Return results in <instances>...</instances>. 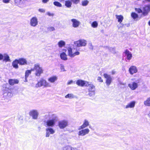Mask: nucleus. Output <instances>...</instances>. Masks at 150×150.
<instances>
[{
    "mask_svg": "<svg viewBox=\"0 0 150 150\" xmlns=\"http://www.w3.org/2000/svg\"><path fill=\"white\" fill-rule=\"evenodd\" d=\"M58 121V118L55 114H53L52 115L51 118L45 122V126L48 127H53L55 125V123Z\"/></svg>",
    "mask_w": 150,
    "mask_h": 150,
    "instance_id": "obj_1",
    "label": "nucleus"
},
{
    "mask_svg": "<svg viewBox=\"0 0 150 150\" xmlns=\"http://www.w3.org/2000/svg\"><path fill=\"white\" fill-rule=\"evenodd\" d=\"M43 86L44 87H50L52 85L50 83L47 82L46 80L43 78H41L35 85V87L38 88Z\"/></svg>",
    "mask_w": 150,
    "mask_h": 150,
    "instance_id": "obj_2",
    "label": "nucleus"
},
{
    "mask_svg": "<svg viewBox=\"0 0 150 150\" xmlns=\"http://www.w3.org/2000/svg\"><path fill=\"white\" fill-rule=\"evenodd\" d=\"M32 71H35V75L37 76H40L41 74L43 73V70L39 64H36L34 65V68L32 69Z\"/></svg>",
    "mask_w": 150,
    "mask_h": 150,
    "instance_id": "obj_3",
    "label": "nucleus"
},
{
    "mask_svg": "<svg viewBox=\"0 0 150 150\" xmlns=\"http://www.w3.org/2000/svg\"><path fill=\"white\" fill-rule=\"evenodd\" d=\"M88 87V95L90 96H93L95 94V86L90 82H88L87 86Z\"/></svg>",
    "mask_w": 150,
    "mask_h": 150,
    "instance_id": "obj_4",
    "label": "nucleus"
},
{
    "mask_svg": "<svg viewBox=\"0 0 150 150\" xmlns=\"http://www.w3.org/2000/svg\"><path fill=\"white\" fill-rule=\"evenodd\" d=\"M67 50H68V55L71 57H74L80 54V52H79L77 51L74 52L73 51L72 48L70 47H68L67 48Z\"/></svg>",
    "mask_w": 150,
    "mask_h": 150,
    "instance_id": "obj_5",
    "label": "nucleus"
},
{
    "mask_svg": "<svg viewBox=\"0 0 150 150\" xmlns=\"http://www.w3.org/2000/svg\"><path fill=\"white\" fill-rule=\"evenodd\" d=\"M74 45L78 47L85 46L87 44V41L85 40H80L74 42Z\"/></svg>",
    "mask_w": 150,
    "mask_h": 150,
    "instance_id": "obj_6",
    "label": "nucleus"
},
{
    "mask_svg": "<svg viewBox=\"0 0 150 150\" xmlns=\"http://www.w3.org/2000/svg\"><path fill=\"white\" fill-rule=\"evenodd\" d=\"M103 76L106 79L105 83L107 85L109 86L112 81V78L111 76L106 73H105L103 74Z\"/></svg>",
    "mask_w": 150,
    "mask_h": 150,
    "instance_id": "obj_7",
    "label": "nucleus"
},
{
    "mask_svg": "<svg viewBox=\"0 0 150 150\" xmlns=\"http://www.w3.org/2000/svg\"><path fill=\"white\" fill-rule=\"evenodd\" d=\"M29 115L32 117L33 119L36 120L38 118L39 113L37 110H33L30 111Z\"/></svg>",
    "mask_w": 150,
    "mask_h": 150,
    "instance_id": "obj_8",
    "label": "nucleus"
},
{
    "mask_svg": "<svg viewBox=\"0 0 150 150\" xmlns=\"http://www.w3.org/2000/svg\"><path fill=\"white\" fill-rule=\"evenodd\" d=\"M38 20L36 17H33L30 19V23L31 26L35 27L38 25Z\"/></svg>",
    "mask_w": 150,
    "mask_h": 150,
    "instance_id": "obj_9",
    "label": "nucleus"
},
{
    "mask_svg": "<svg viewBox=\"0 0 150 150\" xmlns=\"http://www.w3.org/2000/svg\"><path fill=\"white\" fill-rule=\"evenodd\" d=\"M72 26L74 28H77L81 24L79 21L76 19L73 18L71 20Z\"/></svg>",
    "mask_w": 150,
    "mask_h": 150,
    "instance_id": "obj_10",
    "label": "nucleus"
},
{
    "mask_svg": "<svg viewBox=\"0 0 150 150\" xmlns=\"http://www.w3.org/2000/svg\"><path fill=\"white\" fill-rule=\"evenodd\" d=\"M55 132V130L51 127H48L46 129L45 137H49L50 134H53Z\"/></svg>",
    "mask_w": 150,
    "mask_h": 150,
    "instance_id": "obj_11",
    "label": "nucleus"
},
{
    "mask_svg": "<svg viewBox=\"0 0 150 150\" xmlns=\"http://www.w3.org/2000/svg\"><path fill=\"white\" fill-rule=\"evenodd\" d=\"M68 125V121L66 120H63L59 121L58 123L59 127L61 129H63L67 126Z\"/></svg>",
    "mask_w": 150,
    "mask_h": 150,
    "instance_id": "obj_12",
    "label": "nucleus"
},
{
    "mask_svg": "<svg viewBox=\"0 0 150 150\" xmlns=\"http://www.w3.org/2000/svg\"><path fill=\"white\" fill-rule=\"evenodd\" d=\"M79 131L78 133V135L80 136H84L89 133L90 130L88 128L82 129Z\"/></svg>",
    "mask_w": 150,
    "mask_h": 150,
    "instance_id": "obj_13",
    "label": "nucleus"
},
{
    "mask_svg": "<svg viewBox=\"0 0 150 150\" xmlns=\"http://www.w3.org/2000/svg\"><path fill=\"white\" fill-rule=\"evenodd\" d=\"M129 71L131 75H133L138 72V69L136 66H132L129 68Z\"/></svg>",
    "mask_w": 150,
    "mask_h": 150,
    "instance_id": "obj_14",
    "label": "nucleus"
},
{
    "mask_svg": "<svg viewBox=\"0 0 150 150\" xmlns=\"http://www.w3.org/2000/svg\"><path fill=\"white\" fill-rule=\"evenodd\" d=\"M136 103V102L134 101L130 102L125 106V108H133L135 106Z\"/></svg>",
    "mask_w": 150,
    "mask_h": 150,
    "instance_id": "obj_15",
    "label": "nucleus"
},
{
    "mask_svg": "<svg viewBox=\"0 0 150 150\" xmlns=\"http://www.w3.org/2000/svg\"><path fill=\"white\" fill-rule=\"evenodd\" d=\"M150 11V5L145 6L143 8V14L144 16L147 15Z\"/></svg>",
    "mask_w": 150,
    "mask_h": 150,
    "instance_id": "obj_16",
    "label": "nucleus"
},
{
    "mask_svg": "<svg viewBox=\"0 0 150 150\" xmlns=\"http://www.w3.org/2000/svg\"><path fill=\"white\" fill-rule=\"evenodd\" d=\"M88 82L85 81L81 80H79L77 81L76 82V84L79 86H87Z\"/></svg>",
    "mask_w": 150,
    "mask_h": 150,
    "instance_id": "obj_17",
    "label": "nucleus"
},
{
    "mask_svg": "<svg viewBox=\"0 0 150 150\" xmlns=\"http://www.w3.org/2000/svg\"><path fill=\"white\" fill-rule=\"evenodd\" d=\"M128 86L132 90H135L138 87V83L135 82H133L128 84Z\"/></svg>",
    "mask_w": 150,
    "mask_h": 150,
    "instance_id": "obj_18",
    "label": "nucleus"
},
{
    "mask_svg": "<svg viewBox=\"0 0 150 150\" xmlns=\"http://www.w3.org/2000/svg\"><path fill=\"white\" fill-rule=\"evenodd\" d=\"M58 79L57 76H51L48 79V81L50 83H54L56 82Z\"/></svg>",
    "mask_w": 150,
    "mask_h": 150,
    "instance_id": "obj_19",
    "label": "nucleus"
},
{
    "mask_svg": "<svg viewBox=\"0 0 150 150\" xmlns=\"http://www.w3.org/2000/svg\"><path fill=\"white\" fill-rule=\"evenodd\" d=\"M89 122L88 120L85 119L84 120L83 125L79 127V129H83L89 125Z\"/></svg>",
    "mask_w": 150,
    "mask_h": 150,
    "instance_id": "obj_20",
    "label": "nucleus"
},
{
    "mask_svg": "<svg viewBox=\"0 0 150 150\" xmlns=\"http://www.w3.org/2000/svg\"><path fill=\"white\" fill-rule=\"evenodd\" d=\"M18 60L19 64L20 65H25L27 64V61L25 59L21 58L18 59Z\"/></svg>",
    "mask_w": 150,
    "mask_h": 150,
    "instance_id": "obj_21",
    "label": "nucleus"
},
{
    "mask_svg": "<svg viewBox=\"0 0 150 150\" xmlns=\"http://www.w3.org/2000/svg\"><path fill=\"white\" fill-rule=\"evenodd\" d=\"M127 57L128 60H129L132 59V54L131 53L127 50H126L125 52Z\"/></svg>",
    "mask_w": 150,
    "mask_h": 150,
    "instance_id": "obj_22",
    "label": "nucleus"
},
{
    "mask_svg": "<svg viewBox=\"0 0 150 150\" xmlns=\"http://www.w3.org/2000/svg\"><path fill=\"white\" fill-rule=\"evenodd\" d=\"M63 150H80L76 148L70 146H67L64 147Z\"/></svg>",
    "mask_w": 150,
    "mask_h": 150,
    "instance_id": "obj_23",
    "label": "nucleus"
},
{
    "mask_svg": "<svg viewBox=\"0 0 150 150\" xmlns=\"http://www.w3.org/2000/svg\"><path fill=\"white\" fill-rule=\"evenodd\" d=\"M18 80L17 79H10L8 80L9 83L11 85H13L15 84L18 83Z\"/></svg>",
    "mask_w": 150,
    "mask_h": 150,
    "instance_id": "obj_24",
    "label": "nucleus"
},
{
    "mask_svg": "<svg viewBox=\"0 0 150 150\" xmlns=\"http://www.w3.org/2000/svg\"><path fill=\"white\" fill-rule=\"evenodd\" d=\"M18 64L19 62L18 59H16L12 62V65L14 68L17 69L18 68Z\"/></svg>",
    "mask_w": 150,
    "mask_h": 150,
    "instance_id": "obj_25",
    "label": "nucleus"
},
{
    "mask_svg": "<svg viewBox=\"0 0 150 150\" xmlns=\"http://www.w3.org/2000/svg\"><path fill=\"white\" fill-rule=\"evenodd\" d=\"M60 57L61 59L64 61L67 60L68 59L67 55L64 52L60 54Z\"/></svg>",
    "mask_w": 150,
    "mask_h": 150,
    "instance_id": "obj_26",
    "label": "nucleus"
},
{
    "mask_svg": "<svg viewBox=\"0 0 150 150\" xmlns=\"http://www.w3.org/2000/svg\"><path fill=\"white\" fill-rule=\"evenodd\" d=\"M66 45L65 42L63 40H61L59 41L57 43L58 47L60 48H62L64 47Z\"/></svg>",
    "mask_w": 150,
    "mask_h": 150,
    "instance_id": "obj_27",
    "label": "nucleus"
},
{
    "mask_svg": "<svg viewBox=\"0 0 150 150\" xmlns=\"http://www.w3.org/2000/svg\"><path fill=\"white\" fill-rule=\"evenodd\" d=\"M72 4V2L71 1L67 0L65 1V5L67 8H70Z\"/></svg>",
    "mask_w": 150,
    "mask_h": 150,
    "instance_id": "obj_28",
    "label": "nucleus"
},
{
    "mask_svg": "<svg viewBox=\"0 0 150 150\" xmlns=\"http://www.w3.org/2000/svg\"><path fill=\"white\" fill-rule=\"evenodd\" d=\"M75 96L73 94L71 93H68L65 96V98L70 99L74 98H75Z\"/></svg>",
    "mask_w": 150,
    "mask_h": 150,
    "instance_id": "obj_29",
    "label": "nucleus"
},
{
    "mask_svg": "<svg viewBox=\"0 0 150 150\" xmlns=\"http://www.w3.org/2000/svg\"><path fill=\"white\" fill-rule=\"evenodd\" d=\"M144 105L146 106H150V97L147 98L144 102Z\"/></svg>",
    "mask_w": 150,
    "mask_h": 150,
    "instance_id": "obj_30",
    "label": "nucleus"
},
{
    "mask_svg": "<svg viewBox=\"0 0 150 150\" xmlns=\"http://www.w3.org/2000/svg\"><path fill=\"white\" fill-rule=\"evenodd\" d=\"M3 59L4 58V60L6 62H10V60L9 59V56L6 54H4L3 55Z\"/></svg>",
    "mask_w": 150,
    "mask_h": 150,
    "instance_id": "obj_31",
    "label": "nucleus"
},
{
    "mask_svg": "<svg viewBox=\"0 0 150 150\" xmlns=\"http://www.w3.org/2000/svg\"><path fill=\"white\" fill-rule=\"evenodd\" d=\"M32 71H32V69L30 70H27L25 72V81H27V78L28 76L29 75L31 74Z\"/></svg>",
    "mask_w": 150,
    "mask_h": 150,
    "instance_id": "obj_32",
    "label": "nucleus"
},
{
    "mask_svg": "<svg viewBox=\"0 0 150 150\" xmlns=\"http://www.w3.org/2000/svg\"><path fill=\"white\" fill-rule=\"evenodd\" d=\"M116 18L118 20V22L120 23H121L123 19V17L122 15H117L116 16Z\"/></svg>",
    "mask_w": 150,
    "mask_h": 150,
    "instance_id": "obj_33",
    "label": "nucleus"
},
{
    "mask_svg": "<svg viewBox=\"0 0 150 150\" xmlns=\"http://www.w3.org/2000/svg\"><path fill=\"white\" fill-rule=\"evenodd\" d=\"M91 26L93 28H96L98 26V23L96 21H94L92 23Z\"/></svg>",
    "mask_w": 150,
    "mask_h": 150,
    "instance_id": "obj_34",
    "label": "nucleus"
},
{
    "mask_svg": "<svg viewBox=\"0 0 150 150\" xmlns=\"http://www.w3.org/2000/svg\"><path fill=\"white\" fill-rule=\"evenodd\" d=\"M131 16L134 19L137 18L138 17V15L135 13H132L131 14Z\"/></svg>",
    "mask_w": 150,
    "mask_h": 150,
    "instance_id": "obj_35",
    "label": "nucleus"
},
{
    "mask_svg": "<svg viewBox=\"0 0 150 150\" xmlns=\"http://www.w3.org/2000/svg\"><path fill=\"white\" fill-rule=\"evenodd\" d=\"M82 5L83 6H86L88 5V1L87 0H84L82 1Z\"/></svg>",
    "mask_w": 150,
    "mask_h": 150,
    "instance_id": "obj_36",
    "label": "nucleus"
},
{
    "mask_svg": "<svg viewBox=\"0 0 150 150\" xmlns=\"http://www.w3.org/2000/svg\"><path fill=\"white\" fill-rule=\"evenodd\" d=\"M54 4L55 6H56L58 7H60L62 6V4L58 1L54 2Z\"/></svg>",
    "mask_w": 150,
    "mask_h": 150,
    "instance_id": "obj_37",
    "label": "nucleus"
},
{
    "mask_svg": "<svg viewBox=\"0 0 150 150\" xmlns=\"http://www.w3.org/2000/svg\"><path fill=\"white\" fill-rule=\"evenodd\" d=\"M60 68L61 69V71H66V70H65L64 68V67L63 65L62 64H60Z\"/></svg>",
    "mask_w": 150,
    "mask_h": 150,
    "instance_id": "obj_38",
    "label": "nucleus"
},
{
    "mask_svg": "<svg viewBox=\"0 0 150 150\" xmlns=\"http://www.w3.org/2000/svg\"><path fill=\"white\" fill-rule=\"evenodd\" d=\"M72 2L74 4H77L79 2L80 0H71Z\"/></svg>",
    "mask_w": 150,
    "mask_h": 150,
    "instance_id": "obj_39",
    "label": "nucleus"
},
{
    "mask_svg": "<svg viewBox=\"0 0 150 150\" xmlns=\"http://www.w3.org/2000/svg\"><path fill=\"white\" fill-rule=\"evenodd\" d=\"M21 0H15V2L16 5H18L20 4Z\"/></svg>",
    "mask_w": 150,
    "mask_h": 150,
    "instance_id": "obj_40",
    "label": "nucleus"
},
{
    "mask_svg": "<svg viewBox=\"0 0 150 150\" xmlns=\"http://www.w3.org/2000/svg\"><path fill=\"white\" fill-rule=\"evenodd\" d=\"M48 30L50 31H53L55 30L54 28L53 27H50L48 28Z\"/></svg>",
    "mask_w": 150,
    "mask_h": 150,
    "instance_id": "obj_41",
    "label": "nucleus"
},
{
    "mask_svg": "<svg viewBox=\"0 0 150 150\" xmlns=\"http://www.w3.org/2000/svg\"><path fill=\"white\" fill-rule=\"evenodd\" d=\"M73 82H73V81H72V80L69 81L67 82V84L68 85H69L71 84L72 83H73Z\"/></svg>",
    "mask_w": 150,
    "mask_h": 150,
    "instance_id": "obj_42",
    "label": "nucleus"
},
{
    "mask_svg": "<svg viewBox=\"0 0 150 150\" xmlns=\"http://www.w3.org/2000/svg\"><path fill=\"white\" fill-rule=\"evenodd\" d=\"M97 80L100 82H103V80L100 77H98L97 78Z\"/></svg>",
    "mask_w": 150,
    "mask_h": 150,
    "instance_id": "obj_43",
    "label": "nucleus"
},
{
    "mask_svg": "<svg viewBox=\"0 0 150 150\" xmlns=\"http://www.w3.org/2000/svg\"><path fill=\"white\" fill-rule=\"evenodd\" d=\"M47 14L49 16H54V14L53 13H50L49 12H47Z\"/></svg>",
    "mask_w": 150,
    "mask_h": 150,
    "instance_id": "obj_44",
    "label": "nucleus"
},
{
    "mask_svg": "<svg viewBox=\"0 0 150 150\" xmlns=\"http://www.w3.org/2000/svg\"><path fill=\"white\" fill-rule=\"evenodd\" d=\"M39 11L41 13H44L45 12V10L44 9H39Z\"/></svg>",
    "mask_w": 150,
    "mask_h": 150,
    "instance_id": "obj_45",
    "label": "nucleus"
},
{
    "mask_svg": "<svg viewBox=\"0 0 150 150\" xmlns=\"http://www.w3.org/2000/svg\"><path fill=\"white\" fill-rule=\"evenodd\" d=\"M10 0H3V1L5 3H8L9 2Z\"/></svg>",
    "mask_w": 150,
    "mask_h": 150,
    "instance_id": "obj_46",
    "label": "nucleus"
},
{
    "mask_svg": "<svg viewBox=\"0 0 150 150\" xmlns=\"http://www.w3.org/2000/svg\"><path fill=\"white\" fill-rule=\"evenodd\" d=\"M3 54H0V60H2L3 59Z\"/></svg>",
    "mask_w": 150,
    "mask_h": 150,
    "instance_id": "obj_47",
    "label": "nucleus"
},
{
    "mask_svg": "<svg viewBox=\"0 0 150 150\" xmlns=\"http://www.w3.org/2000/svg\"><path fill=\"white\" fill-rule=\"evenodd\" d=\"M116 71L114 70H112L111 72V73L113 75L115 74Z\"/></svg>",
    "mask_w": 150,
    "mask_h": 150,
    "instance_id": "obj_48",
    "label": "nucleus"
},
{
    "mask_svg": "<svg viewBox=\"0 0 150 150\" xmlns=\"http://www.w3.org/2000/svg\"><path fill=\"white\" fill-rule=\"evenodd\" d=\"M110 50L111 51V52L112 53H115V51L114 50V49L112 48H111L110 49Z\"/></svg>",
    "mask_w": 150,
    "mask_h": 150,
    "instance_id": "obj_49",
    "label": "nucleus"
},
{
    "mask_svg": "<svg viewBox=\"0 0 150 150\" xmlns=\"http://www.w3.org/2000/svg\"><path fill=\"white\" fill-rule=\"evenodd\" d=\"M137 11L139 13H140L142 12V11L140 9H137Z\"/></svg>",
    "mask_w": 150,
    "mask_h": 150,
    "instance_id": "obj_50",
    "label": "nucleus"
},
{
    "mask_svg": "<svg viewBox=\"0 0 150 150\" xmlns=\"http://www.w3.org/2000/svg\"><path fill=\"white\" fill-rule=\"evenodd\" d=\"M49 0H42V1L43 3H47Z\"/></svg>",
    "mask_w": 150,
    "mask_h": 150,
    "instance_id": "obj_51",
    "label": "nucleus"
},
{
    "mask_svg": "<svg viewBox=\"0 0 150 150\" xmlns=\"http://www.w3.org/2000/svg\"><path fill=\"white\" fill-rule=\"evenodd\" d=\"M149 25L150 26V21H149L148 22Z\"/></svg>",
    "mask_w": 150,
    "mask_h": 150,
    "instance_id": "obj_52",
    "label": "nucleus"
},
{
    "mask_svg": "<svg viewBox=\"0 0 150 150\" xmlns=\"http://www.w3.org/2000/svg\"><path fill=\"white\" fill-rule=\"evenodd\" d=\"M123 84L124 85H125V83H123Z\"/></svg>",
    "mask_w": 150,
    "mask_h": 150,
    "instance_id": "obj_53",
    "label": "nucleus"
},
{
    "mask_svg": "<svg viewBox=\"0 0 150 150\" xmlns=\"http://www.w3.org/2000/svg\"><path fill=\"white\" fill-rule=\"evenodd\" d=\"M64 0H61V1H64Z\"/></svg>",
    "mask_w": 150,
    "mask_h": 150,
    "instance_id": "obj_54",
    "label": "nucleus"
}]
</instances>
